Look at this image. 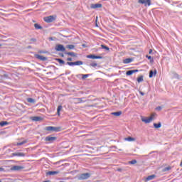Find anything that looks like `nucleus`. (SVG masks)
Wrapping results in <instances>:
<instances>
[{"instance_id":"nucleus-1","label":"nucleus","mask_w":182,"mask_h":182,"mask_svg":"<svg viewBox=\"0 0 182 182\" xmlns=\"http://www.w3.org/2000/svg\"><path fill=\"white\" fill-rule=\"evenodd\" d=\"M43 21L47 23H50L54 21H56V16H48L43 18Z\"/></svg>"},{"instance_id":"nucleus-2","label":"nucleus","mask_w":182,"mask_h":182,"mask_svg":"<svg viewBox=\"0 0 182 182\" xmlns=\"http://www.w3.org/2000/svg\"><path fill=\"white\" fill-rule=\"evenodd\" d=\"M90 177V173H82L78 176V180H87Z\"/></svg>"},{"instance_id":"nucleus-3","label":"nucleus","mask_w":182,"mask_h":182,"mask_svg":"<svg viewBox=\"0 0 182 182\" xmlns=\"http://www.w3.org/2000/svg\"><path fill=\"white\" fill-rule=\"evenodd\" d=\"M46 130L48 132H60V128L56 127H46Z\"/></svg>"},{"instance_id":"nucleus-4","label":"nucleus","mask_w":182,"mask_h":182,"mask_svg":"<svg viewBox=\"0 0 182 182\" xmlns=\"http://www.w3.org/2000/svg\"><path fill=\"white\" fill-rule=\"evenodd\" d=\"M55 50H57V52H65V50H66V48H65V46H63V45L58 44L55 46Z\"/></svg>"},{"instance_id":"nucleus-5","label":"nucleus","mask_w":182,"mask_h":182,"mask_svg":"<svg viewBox=\"0 0 182 182\" xmlns=\"http://www.w3.org/2000/svg\"><path fill=\"white\" fill-rule=\"evenodd\" d=\"M139 4H145V6L148 5V6H150L151 5V0H139Z\"/></svg>"},{"instance_id":"nucleus-6","label":"nucleus","mask_w":182,"mask_h":182,"mask_svg":"<svg viewBox=\"0 0 182 182\" xmlns=\"http://www.w3.org/2000/svg\"><path fill=\"white\" fill-rule=\"evenodd\" d=\"M56 136H48L46 137L45 141H49L50 143H53L56 140Z\"/></svg>"},{"instance_id":"nucleus-7","label":"nucleus","mask_w":182,"mask_h":182,"mask_svg":"<svg viewBox=\"0 0 182 182\" xmlns=\"http://www.w3.org/2000/svg\"><path fill=\"white\" fill-rule=\"evenodd\" d=\"M103 6V5L102 4H92L90 6V8H92V9H97V8H102Z\"/></svg>"},{"instance_id":"nucleus-8","label":"nucleus","mask_w":182,"mask_h":182,"mask_svg":"<svg viewBox=\"0 0 182 182\" xmlns=\"http://www.w3.org/2000/svg\"><path fill=\"white\" fill-rule=\"evenodd\" d=\"M88 59H102L103 57L95 55H87Z\"/></svg>"},{"instance_id":"nucleus-9","label":"nucleus","mask_w":182,"mask_h":182,"mask_svg":"<svg viewBox=\"0 0 182 182\" xmlns=\"http://www.w3.org/2000/svg\"><path fill=\"white\" fill-rule=\"evenodd\" d=\"M35 56L37 59H39V60H43V62H45V60H47L48 59L46 57H43V55H41L39 54H36Z\"/></svg>"},{"instance_id":"nucleus-10","label":"nucleus","mask_w":182,"mask_h":182,"mask_svg":"<svg viewBox=\"0 0 182 182\" xmlns=\"http://www.w3.org/2000/svg\"><path fill=\"white\" fill-rule=\"evenodd\" d=\"M23 169V166H14L11 168V170L14 171H19Z\"/></svg>"},{"instance_id":"nucleus-11","label":"nucleus","mask_w":182,"mask_h":182,"mask_svg":"<svg viewBox=\"0 0 182 182\" xmlns=\"http://www.w3.org/2000/svg\"><path fill=\"white\" fill-rule=\"evenodd\" d=\"M31 120L33 122H41L42 120V118L41 117H31Z\"/></svg>"},{"instance_id":"nucleus-12","label":"nucleus","mask_w":182,"mask_h":182,"mask_svg":"<svg viewBox=\"0 0 182 182\" xmlns=\"http://www.w3.org/2000/svg\"><path fill=\"white\" fill-rule=\"evenodd\" d=\"M141 121L144 122V123H151V118H144V117H141Z\"/></svg>"},{"instance_id":"nucleus-13","label":"nucleus","mask_w":182,"mask_h":182,"mask_svg":"<svg viewBox=\"0 0 182 182\" xmlns=\"http://www.w3.org/2000/svg\"><path fill=\"white\" fill-rule=\"evenodd\" d=\"M56 174H59V171H48L46 173L47 176H55Z\"/></svg>"},{"instance_id":"nucleus-14","label":"nucleus","mask_w":182,"mask_h":182,"mask_svg":"<svg viewBox=\"0 0 182 182\" xmlns=\"http://www.w3.org/2000/svg\"><path fill=\"white\" fill-rule=\"evenodd\" d=\"M157 75V70H150L149 71V77H153V76H156Z\"/></svg>"},{"instance_id":"nucleus-15","label":"nucleus","mask_w":182,"mask_h":182,"mask_svg":"<svg viewBox=\"0 0 182 182\" xmlns=\"http://www.w3.org/2000/svg\"><path fill=\"white\" fill-rule=\"evenodd\" d=\"M13 156H17L18 157H25V154L22 152L14 153Z\"/></svg>"},{"instance_id":"nucleus-16","label":"nucleus","mask_w":182,"mask_h":182,"mask_svg":"<svg viewBox=\"0 0 182 182\" xmlns=\"http://www.w3.org/2000/svg\"><path fill=\"white\" fill-rule=\"evenodd\" d=\"M156 175H150L146 178V181H150V180H154Z\"/></svg>"},{"instance_id":"nucleus-17","label":"nucleus","mask_w":182,"mask_h":182,"mask_svg":"<svg viewBox=\"0 0 182 182\" xmlns=\"http://www.w3.org/2000/svg\"><path fill=\"white\" fill-rule=\"evenodd\" d=\"M111 114L112 116H116L117 117H119V116L122 115V111L116 112H112Z\"/></svg>"},{"instance_id":"nucleus-18","label":"nucleus","mask_w":182,"mask_h":182,"mask_svg":"<svg viewBox=\"0 0 182 182\" xmlns=\"http://www.w3.org/2000/svg\"><path fill=\"white\" fill-rule=\"evenodd\" d=\"M133 62V59L132 58H127L123 60V63L127 64V63H132Z\"/></svg>"},{"instance_id":"nucleus-19","label":"nucleus","mask_w":182,"mask_h":182,"mask_svg":"<svg viewBox=\"0 0 182 182\" xmlns=\"http://www.w3.org/2000/svg\"><path fill=\"white\" fill-rule=\"evenodd\" d=\"M62 109H63V107H62V105H59L58 107V109H57L58 116H60V110H62Z\"/></svg>"},{"instance_id":"nucleus-20","label":"nucleus","mask_w":182,"mask_h":182,"mask_svg":"<svg viewBox=\"0 0 182 182\" xmlns=\"http://www.w3.org/2000/svg\"><path fill=\"white\" fill-rule=\"evenodd\" d=\"M8 124H9V123L8 122H6V121H1V122H0V126H1V127H4V126H6V125H8Z\"/></svg>"},{"instance_id":"nucleus-21","label":"nucleus","mask_w":182,"mask_h":182,"mask_svg":"<svg viewBox=\"0 0 182 182\" xmlns=\"http://www.w3.org/2000/svg\"><path fill=\"white\" fill-rule=\"evenodd\" d=\"M156 117H157V114L156 113H152L149 117V119H151V122H153V120H154L156 119Z\"/></svg>"},{"instance_id":"nucleus-22","label":"nucleus","mask_w":182,"mask_h":182,"mask_svg":"<svg viewBox=\"0 0 182 182\" xmlns=\"http://www.w3.org/2000/svg\"><path fill=\"white\" fill-rule=\"evenodd\" d=\"M65 55H68L69 56H73L74 58H75L76 56V53H75L74 52H68V53H65Z\"/></svg>"},{"instance_id":"nucleus-23","label":"nucleus","mask_w":182,"mask_h":182,"mask_svg":"<svg viewBox=\"0 0 182 182\" xmlns=\"http://www.w3.org/2000/svg\"><path fill=\"white\" fill-rule=\"evenodd\" d=\"M74 63H75V66H80V65H83V62L80 61V60L75 61V62H74Z\"/></svg>"},{"instance_id":"nucleus-24","label":"nucleus","mask_w":182,"mask_h":182,"mask_svg":"<svg viewBox=\"0 0 182 182\" xmlns=\"http://www.w3.org/2000/svg\"><path fill=\"white\" fill-rule=\"evenodd\" d=\"M125 140L127 141H136V139L132 137V136H129L127 138H125Z\"/></svg>"},{"instance_id":"nucleus-25","label":"nucleus","mask_w":182,"mask_h":182,"mask_svg":"<svg viewBox=\"0 0 182 182\" xmlns=\"http://www.w3.org/2000/svg\"><path fill=\"white\" fill-rule=\"evenodd\" d=\"M154 127L155 129H160V127H161V122H159L158 124L154 123Z\"/></svg>"},{"instance_id":"nucleus-26","label":"nucleus","mask_w":182,"mask_h":182,"mask_svg":"<svg viewBox=\"0 0 182 182\" xmlns=\"http://www.w3.org/2000/svg\"><path fill=\"white\" fill-rule=\"evenodd\" d=\"M56 61L60 63V65H65V61L60 58H56Z\"/></svg>"},{"instance_id":"nucleus-27","label":"nucleus","mask_w":182,"mask_h":182,"mask_svg":"<svg viewBox=\"0 0 182 182\" xmlns=\"http://www.w3.org/2000/svg\"><path fill=\"white\" fill-rule=\"evenodd\" d=\"M80 76H82V79L85 80L87 77H89L90 75L89 74H81Z\"/></svg>"},{"instance_id":"nucleus-28","label":"nucleus","mask_w":182,"mask_h":182,"mask_svg":"<svg viewBox=\"0 0 182 182\" xmlns=\"http://www.w3.org/2000/svg\"><path fill=\"white\" fill-rule=\"evenodd\" d=\"M27 102H28V103H33V104H35V99H33V98H27Z\"/></svg>"},{"instance_id":"nucleus-29","label":"nucleus","mask_w":182,"mask_h":182,"mask_svg":"<svg viewBox=\"0 0 182 182\" xmlns=\"http://www.w3.org/2000/svg\"><path fill=\"white\" fill-rule=\"evenodd\" d=\"M143 80H144L143 75H141L140 77H139L137 78L138 83H140V82H143Z\"/></svg>"},{"instance_id":"nucleus-30","label":"nucleus","mask_w":182,"mask_h":182,"mask_svg":"<svg viewBox=\"0 0 182 182\" xmlns=\"http://www.w3.org/2000/svg\"><path fill=\"white\" fill-rule=\"evenodd\" d=\"M66 48L67 49H70V50H72V49H75V46L70 44V45H67L66 46Z\"/></svg>"},{"instance_id":"nucleus-31","label":"nucleus","mask_w":182,"mask_h":182,"mask_svg":"<svg viewBox=\"0 0 182 182\" xmlns=\"http://www.w3.org/2000/svg\"><path fill=\"white\" fill-rule=\"evenodd\" d=\"M26 143H28V141L24 140V141H21V142L17 143V146H22L23 144H26Z\"/></svg>"},{"instance_id":"nucleus-32","label":"nucleus","mask_w":182,"mask_h":182,"mask_svg":"<svg viewBox=\"0 0 182 182\" xmlns=\"http://www.w3.org/2000/svg\"><path fill=\"white\" fill-rule=\"evenodd\" d=\"M34 27H35L36 29H42V26H40V25L38 24V23H35V24H34Z\"/></svg>"},{"instance_id":"nucleus-33","label":"nucleus","mask_w":182,"mask_h":182,"mask_svg":"<svg viewBox=\"0 0 182 182\" xmlns=\"http://www.w3.org/2000/svg\"><path fill=\"white\" fill-rule=\"evenodd\" d=\"M101 47L102 48V49H105V50H109L110 48L105 45H101Z\"/></svg>"},{"instance_id":"nucleus-34","label":"nucleus","mask_w":182,"mask_h":182,"mask_svg":"<svg viewBox=\"0 0 182 182\" xmlns=\"http://www.w3.org/2000/svg\"><path fill=\"white\" fill-rule=\"evenodd\" d=\"M127 76H132V75H133V73L132 72V70H128L126 73Z\"/></svg>"},{"instance_id":"nucleus-35","label":"nucleus","mask_w":182,"mask_h":182,"mask_svg":"<svg viewBox=\"0 0 182 182\" xmlns=\"http://www.w3.org/2000/svg\"><path fill=\"white\" fill-rule=\"evenodd\" d=\"M90 66H92V68H96V66H97V63H91L90 64Z\"/></svg>"},{"instance_id":"nucleus-36","label":"nucleus","mask_w":182,"mask_h":182,"mask_svg":"<svg viewBox=\"0 0 182 182\" xmlns=\"http://www.w3.org/2000/svg\"><path fill=\"white\" fill-rule=\"evenodd\" d=\"M137 163V161L136 159H134L129 162V164H136Z\"/></svg>"},{"instance_id":"nucleus-37","label":"nucleus","mask_w":182,"mask_h":182,"mask_svg":"<svg viewBox=\"0 0 182 182\" xmlns=\"http://www.w3.org/2000/svg\"><path fill=\"white\" fill-rule=\"evenodd\" d=\"M67 65L69 66H75V62H68Z\"/></svg>"},{"instance_id":"nucleus-38","label":"nucleus","mask_w":182,"mask_h":182,"mask_svg":"<svg viewBox=\"0 0 182 182\" xmlns=\"http://www.w3.org/2000/svg\"><path fill=\"white\" fill-rule=\"evenodd\" d=\"M76 101L77 102V103H82L83 100H82V98H77Z\"/></svg>"},{"instance_id":"nucleus-39","label":"nucleus","mask_w":182,"mask_h":182,"mask_svg":"<svg viewBox=\"0 0 182 182\" xmlns=\"http://www.w3.org/2000/svg\"><path fill=\"white\" fill-rule=\"evenodd\" d=\"M146 58H147V59L151 60V62H153L154 58H151V56H150V55H146Z\"/></svg>"},{"instance_id":"nucleus-40","label":"nucleus","mask_w":182,"mask_h":182,"mask_svg":"<svg viewBox=\"0 0 182 182\" xmlns=\"http://www.w3.org/2000/svg\"><path fill=\"white\" fill-rule=\"evenodd\" d=\"M168 170H171V167L168 166V167L164 168V171H168Z\"/></svg>"},{"instance_id":"nucleus-41","label":"nucleus","mask_w":182,"mask_h":182,"mask_svg":"<svg viewBox=\"0 0 182 182\" xmlns=\"http://www.w3.org/2000/svg\"><path fill=\"white\" fill-rule=\"evenodd\" d=\"M131 72H132L133 75V73H137V72H139V70H131Z\"/></svg>"},{"instance_id":"nucleus-42","label":"nucleus","mask_w":182,"mask_h":182,"mask_svg":"<svg viewBox=\"0 0 182 182\" xmlns=\"http://www.w3.org/2000/svg\"><path fill=\"white\" fill-rule=\"evenodd\" d=\"M156 110H159V111L161 110V106L157 107L156 108Z\"/></svg>"},{"instance_id":"nucleus-43","label":"nucleus","mask_w":182,"mask_h":182,"mask_svg":"<svg viewBox=\"0 0 182 182\" xmlns=\"http://www.w3.org/2000/svg\"><path fill=\"white\" fill-rule=\"evenodd\" d=\"M139 93L141 96H144V92H141V91H139Z\"/></svg>"},{"instance_id":"nucleus-44","label":"nucleus","mask_w":182,"mask_h":182,"mask_svg":"<svg viewBox=\"0 0 182 182\" xmlns=\"http://www.w3.org/2000/svg\"><path fill=\"white\" fill-rule=\"evenodd\" d=\"M67 60H68L69 62H71L72 58H67Z\"/></svg>"},{"instance_id":"nucleus-45","label":"nucleus","mask_w":182,"mask_h":182,"mask_svg":"<svg viewBox=\"0 0 182 182\" xmlns=\"http://www.w3.org/2000/svg\"><path fill=\"white\" fill-rule=\"evenodd\" d=\"M4 171V168L0 167V171Z\"/></svg>"},{"instance_id":"nucleus-46","label":"nucleus","mask_w":182,"mask_h":182,"mask_svg":"<svg viewBox=\"0 0 182 182\" xmlns=\"http://www.w3.org/2000/svg\"><path fill=\"white\" fill-rule=\"evenodd\" d=\"M60 55L61 56V58H63L65 56V55H63V53L60 54Z\"/></svg>"},{"instance_id":"nucleus-47","label":"nucleus","mask_w":182,"mask_h":182,"mask_svg":"<svg viewBox=\"0 0 182 182\" xmlns=\"http://www.w3.org/2000/svg\"><path fill=\"white\" fill-rule=\"evenodd\" d=\"M49 41H53V38L50 37V38H49Z\"/></svg>"},{"instance_id":"nucleus-48","label":"nucleus","mask_w":182,"mask_h":182,"mask_svg":"<svg viewBox=\"0 0 182 182\" xmlns=\"http://www.w3.org/2000/svg\"><path fill=\"white\" fill-rule=\"evenodd\" d=\"M149 53H153V50L150 49L149 50Z\"/></svg>"},{"instance_id":"nucleus-49","label":"nucleus","mask_w":182,"mask_h":182,"mask_svg":"<svg viewBox=\"0 0 182 182\" xmlns=\"http://www.w3.org/2000/svg\"><path fill=\"white\" fill-rule=\"evenodd\" d=\"M4 77H8V75L4 74Z\"/></svg>"},{"instance_id":"nucleus-50","label":"nucleus","mask_w":182,"mask_h":182,"mask_svg":"<svg viewBox=\"0 0 182 182\" xmlns=\"http://www.w3.org/2000/svg\"><path fill=\"white\" fill-rule=\"evenodd\" d=\"M82 48H86V45L82 44Z\"/></svg>"},{"instance_id":"nucleus-51","label":"nucleus","mask_w":182,"mask_h":182,"mask_svg":"<svg viewBox=\"0 0 182 182\" xmlns=\"http://www.w3.org/2000/svg\"><path fill=\"white\" fill-rule=\"evenodd\" d=\"M0 46H1V45L0 44Z\"/></svg>"}]
</instances>
